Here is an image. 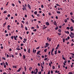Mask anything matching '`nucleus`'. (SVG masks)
Here are the masks:
<instances>
[{"instance_id":"14","label":"nucleus","mask_w":74,"mask_h":74,"mask_svg":"<svg viewBox=\"0 0 74 74\" xmlns=\"http://www.w3.org/2000/svg\"><path fill=\"white\" fill-rule=\"evenodd\" d=\"M16 50L19 51V50H21V49H20V48H18V47H17L16 48Z\"/></svg>"},{"instance_id":"61","label":"nucleus","mask_w":74,"mask_h":74,"mask_svg":"<svg viewBox=\"0 0 74 74\" xmlns=\"http://www.w3.org/2000/svg\"><path fill=\"white\" fill-rule=\"evenodd\" d=\"M70 14L71 15V16L73 15V12H71Z\"/></svg>"},{"instance_id":"28","label":"nucleus","mask_w":74,"mask_h":74,"mask_svg":"<svg viewBox=\"0 0 74 74\" xmlns=\"http://www.w3.org/2000/svg\"><path fill=\"white\" fill-rule=\"evenodd\" d=\"M63 42H65V40L64 38H63Z\"/></svg>"},{"instance_id":"40","label":"nucleus","mask_w":74,"mask_h":74,"mask_svg":"<svg viewBox=\"0 0 74 74\" xmlns=\"http://www.w3.org/2000/svg\"><path fill=\"white\" fill-rule=\"evenodd\" d=\"M48 59V58H45L44 59V60H47Z\"/></svg>"},{"instance_id":"39","label":"nucleus","mask_w":74,"mask_h":74,"mask_svg":"<svg viewBox=\"0 0 74 74\" xmlns=\"http://www.w3.org/2000/svg\"><path fill=\"white\" fill-rule=\"evenodd\" d=\"M2 59H3V60H5V59H6L5 58V57H3V58H2Z\"/></svg>"},{"instance_id":"16","label":"nucleus","mask_w":74,"mask_h":74,"mask_svg":"<svg viewBox=\"0 0 74 74\" xmlns=\"http://www.w3.org/2000/svg\"><path fill=\"white\" fill-rule=\"evenodd\" d=\"M24 69H25V72L27 69V67H26V66H24Z\"/></svg>"},{"instance_id":"1","label":"nucleus","mask_w":74,"mask_h":74,"mask_svg":"<svg viewBox=\"0 0 74 74\" xmlns=\"http://www.w3.org/2000/svg\"><path fill=\"white\" fill-rule=\"evenodd\" d=\"M70 33L71 34H69V36L72 38H73L74 37V33H72L71 32Z\"/></svg>"},{"instance_id":"45","label":"nucleus","mask_w":74,"mask_h":74,"mask_svg":"<svg viewBox=\"0 0 74 74\" xmlns=\"http://www.w3.org/2000/svg\"><path fill=\"white\" fill-rule=\"evenodd\" d=\"M11 38L12 39H13V38H14V36H11Z\"/></svg>"},{"instance_id":"22","label":"nucleus","mask_w":74,"mask_h":74,"mask_svg":"<svg viewBox=\"0 0 74 74\" xmlns=\"http://www.w3.org/2000/svg\"><path fill=\"white\" fill-rule=\"evenodd\" d=\"M59 27H58V26H56V27L55 28V29L56 30H58V29Z\"/></svg>"},{"instance_id":"12","label":"nucleus","mask_w":74,"mask_h":74,"mask_svg":"<svg viewBox=\"0 0 74 74\" xmlns=\"http://www.w3.org/2000/svg\"><path fill=\"white\" fill-rule=\"evenodd\" d=\"M51 55L52 56H53V55H54L53 53V51L52 49L51 51Z\"/></svg>"},{"instance_id":"31","label":"nucleus","mask_w":74,"mask_h":74,"mask_svg":"<svg viewBox=\"0 0 74 74\" xmlns=\"http://www.w3.org/2000/svg\"><path fill=\"white\" fill-rule=\"evenodd\" d=\"M51 38H49V41H51Z\"/></svg>"},{"instance_id":"32","label":"nucleus","mask_w":74,"mask_h":74,"mask_svg":"<svg viewBox=\"0 0 74 74\" xmlns=\"http://www.w3.org/2000/svg\"><path fill=\"white\" fill-rule=\"evenodd\" d=\"M10 14H8V17H10Z\"/></svg>"},{"instance_id":"47","label":"nucleus","mask_w":74,"mask_h":74,"mask_svg":"<svg viewBox=\"0 0 74 74\" xmlns=\"http://www.w3.org/2000/svg\"><path fill=\"white\" fill-rule=\"evenodd\" d=\"M64 21L66 22V23L67 22V19H65L64 20Z\"/></svg>"},{"instance_id":"44","label":"nucleus","mask_w":74,"mask_h":74,"mask_svg":"<svg viewBox=\"0 0 74 74\" xmlns=\"http://www.w3.org/2000/svg\"><path fill=\"white\" fill-rule=\"evenodd\" d=\"M24 40H25V42H26V41H27V39L26 38H24Z\"/></svg>"},{"instance_id":"20","label":"nucleus","mask_w":74,"mask_h":74,"mask_svg":"<svg viewBox=\"0 0 74 74\" xmlns=\"http://www.w3.org/2000/svg\"><path fill=\"white\" fill-rule=\"evenodd\" d=\"M66 33H68V34H69V31H67V32L65 31Z\"/></svg>"},{"instance_id":"24","label":"nucleus","mask_w":74,"mask_h":74,"mask_svg":"<svg viewBox=\"0 0 74 74\" xmlns=\"http://www.w3.org/2000/svg\"><path fill=\"white\" fill-rule=\"evenodd\" d=\"M47 49H45L44 50V52H47Z\"/></svg>"},{"instance_id":"59","label":"nucleus","mask_w":74,"mask_h":74,"mask_svg":"<svg viewBox=\"0 0 74 74\" xmlns=\"http://www.w3.org/2000/svg\"><path fill=\"white\" fill-rule=\"evenodd\" d=\"M21 22H22V23H25V22L24 21H22Z\"/></svg>"},{"instance_id":"5","label":"nucleus","mask_w":74,"mask_h":74,"mask_svg":"<svg viewBox=\"0 0 74 74\" xmlns=\"http://www.w3.org/2000/svg\"><path fill=\"white\" fill-rule=\"evenodd\" d=\"M7 28L8 29V30H10V26L9 25H8Z\"/></svg>"},{"instance_id":"34","label":"nucleus","mask_w":74,"mask_h":74,"mask_svg":"<svg viewBox=\"0 0 74 74\" xmlns=\"http://www.w3.org/2000/svg\"><path fill=\"white\" fill-rule=\"evenodd\" d=\"M50 70H49V71H48V73L47 74H50Z\"/></svg>"},{"instance_id":"55","label":"nucleus","mask_w":74,"mask_h":74,"mask_svg":"<svg viewBox=\"0 0 74 74\" xmlns=\"http://www.w3.org/2000/svg\"><path fill=\"white\" fill-rule=\"evenodd\" d=\"M26 23V24H27V25H28V23H29L28 22V21H27Z\"/></svg>"},{"instance_id":"18","label":"nucleus","mask_w":74,"mask_h":74,"mask_svg":"<svg viewBox=\"0 0 74 74\" xmlns=\"http://www.w3.org/2000/svg\"><path fill=\"white\" fill-rule=\"evenodd\" d=\"M41 67L42 68V69H44V67L43 66H42V63H41Z\"/></svg>"},{"instance_id":"48","label":"nucleus","mask_w":74,"mask_h":74,"mask_svg":"<svg viewBox=\"0 0 74 74\" xmlns=\"http://www.w3.org/2000/svg\"><path fill=\"white\" fill-rule=\"evenodd\" d=\"M13 67L14 68H17V67L16 66H13Z\"/></svg>"},{"instance_id":"29","label":"nucleus","mask_w":74,"mask_h":74,"mask_svg":"<svg viewBox=\"0 0 74 74\" xmlns=\"http://www.w3.org/2000/svg\"><path fill=\"white\" fill-rule=\"evenodd\" d=\"M66 29L67 30H69L70 29V27H67Z\"/></svg>"},{"instance_id":"51","label":"nucleus","mask_w":74,"mask_h":74,"mask_svg":"<svg viewBox=\"0 0 74 74\" xmlns=\"http://www.w3.org/2000/svg\"><path fill=\"white\" fill-rule=\"evenodd\" d=\"M25 7H26H26H27V4H25Z\"/></svg>"},{"instance_id":"4","label":"nucleus","mask_w":74,"mask_h":74,"mask_svg":"<svg viewBox=\"0 0 74 74\" xmlns=\"http://www.w3.org/2000/svg\"><path fill=\"white\" fill-rule=\"evenodd\" d=\"M18 36H14V40H17V38H18Z\"/></svg>"},{"instance_id":"57","label":"nucleus","mask_w":74,"mask_h":74,"mask_svg":"<svg viewBox=\"0 0 74 74\" xmlns=\"http://www.w3.org/2000/svg\"><path fill=\"white\" fill-rule=\"evenodd\" d=\"M49 66H50L51 67V63H49Z\"/></svg>"},{"instance_id":"2","label":"nucleus","mask_w":74,"mask_h":74,"mask_svg":"<svg viewBox=\"0 0 74 74\" xmlns=\"http://www.w3.org/2000/svg\"><path fill=\"white\" fill-rule=\"evenodd\" d=\"M34 74H37L38 71V69L37 68L35 69V70H34Z\"/></svg>"},{"instance_id":"10","label":"nucleus","mask_w":74,"mask_h":74,"mask_svg":"<svg viewBox=\"0 0 74 74\" xmlns=\"http://www.w3.org/2000/svg\"><path fill=\"white\" fill-rule=\"evenodd\" d=\"M28 52L29 53H30V48H29L28 49Z\"/></svg>"},{"instance_id":"58","label":"nucleus","mask_w":74,"mask_h":74,"mask_svg":"<svg viewBox=\"0 0 74 74\" xmlns=\"http://www.w3.org/2000/svg\"><path fill=\"white\" fill-rule=\"evenodd\" d=\"M73 26H72V32H73Z\"/></svg>"},{"instance_id":"26","label":"nucleus","mask_w":74,"mask_h":74,"mask_svg":"<svg viewBox=\"0 0 74 74\" xmlns=\"http://www.w3.org/2000/svg\"><path fill=\"white\" fill-rule=\"evenodd\" d=\"M7 23V22H5V23H4L3 24V26H5V25H6V24Z\"/></svg>"},{"instance_id":"33","label":"nucleus","mask_w":74,"mask_h":74,"mask_svg":"<svg viewBox=\"0 0 74 74\" xmlns=\"http://www.w3.org/2000/svg\"><path fill=\"white\" fill-rule=\"evenodd\" d=\"M56 5H57V6H59V7H60L61 5H59V4H58V3H57L56 4Z\"/></svg>"},{"instance_id":"25","label":"nucleus","mask_w":74,"mask_h":74,"mask_svg":"<svg viewBox=\"0 0 74 74\" xmlns=\"http://www.w3.org/2000/svg\"><path fill=\"white\" fill-rule=\"evenodd\" d=\"M7 12V11H4L3 12L4 14H6Z\"/></svg>"},{"instance_id":"36","label":"nucleus","mask_w":74,"mask_h":74,"mask_svg":"<svg viewBox=\"0 0 74 74\" xmlns=\"http://www.w3.org/2000/svg\"><path fill=\"white\" fill-rule=\"evenodd\" d=\"M57 13L58 14H60V11H57Z\"/></svg>"},{"instance_id":"6","label":"nucleus","mask_w":74,"mask_h":74,"mask_svg":"<svg viewBox=\"0 0 74 74\" xmlns=\"http://www.w3.org/2000/svg\"><path fill=\"white\" fill-rule=\"evenodd\" d=\"M45 45H46V47H48L49 45V44L48 42H46Z\"/></svg>"},{"instance_id":"42","label":"nucleus","mask_w":74,"mask_h":74,"mask_svg":"<svg viewBox=\"0 0 74 74\" xmlns=\"http://www.w3.org/2000/svg\"><path fill=\"white\" fill-rule=\"evenodd\" d=\"M73 73L72 72H69V74H72Z\"/></svg>"},{"instance_id":"38","label":"nucleus","mask_w":74,"mask_h":74,"mask_svg":"<svg viewBox=\"0 0 74 74\" xmlns=\"http://www.w3.org/2000/svg\"><path fill=\"white\" fill-rule=\"evenodd\" d=\"M71 20L72 21L73 23H74V20H73V19H71Z\"/></svg>"},{"instance_id":"52","label":"nucleus","mask_w":74,"mask_h":74,"mask_svg":"<svg viewBox=\"0 0 74 74\" xmlns=\"http://www.w3.org/2000/svg\"><path fill=\"white\" fill-rule=\"evenodd\" d=\"M18 1L19 4H21V1H20V0H19Z\"/></svg>"},{"instance_id":"3","label":"nucleus","mask_w":74,"mask_h":74,"mask_svg":"<svg viewBox=\"0 0 74 74\" xmlns=\"http://www.w3.org/2000/svg\"><path fill=\"white\" fill-rule=\"evenodd\" d=\"M23 8H22L23 10V11H25V10L26 11L27 10V8H26V7H25V6L24 5H23Z\"/></svg>"},{"instance_id":"30","label":"nucleus","mask_w":74,"mask_h":74,"mask_svg":"<svg viewBox=\"0 0 74 74\" xmlns=\"http://www.w3.org/2000/svg\"><path fill=\"white\" fill-rule=\"evenodd\" d=\"M62 58L63 59H64V60H66V59L64 58L63 55L62 56Z\"/></svg>"},{"instance_id":"7","label":"nucleus","mask_w":74,"mask_h":74,"mask_svg":"<svg viewBox=\"0 0 74 74\" xmlns=\"http://www.w3.org/2000/svg\"><path fill=\"white\" fill-rule=\"evenodd\" d=\"M27 7L29 8V9L30 10H31V6H30V5L29 4H27Z\"/></svg>"},{"instance_id":"46","label":"nucleus","mask_w":74,"mask_h":74,"mask_svg":"<svg viewBox=\"0 0 74 74\" xmlns=\"http://www.w3.org/2000/svg\"><path fill=\"white\" fill-rule=\"evenodd\" d=\"M23 74H25V71H23Z\"/></svg>"},{"instance_id":"60","label":"nucleus","mask_w":74,"mask_h":74,"mask_svg":"<svg viewBox=\"0 0 74 74\" xmlns=\"http://www.w3.org/2000/svg\"><path fill=\"white\" fill-rule=\"evenodd\" d=\"M7 58H9V55H8V54H7Z\"/></svg>"},{"instance_id":"41","label":"nucleus","mask_w":74,"mask_h":74,"mask_svg":"<svg viewBox=\"0 0 74 74\" xmlns=\"http://www.w3.org/2000/svg\"><path fill=\"white\" fill-rule=\"evenodd\" d=\"M44 64H45V62H44V61H43L42 64H43V66H44Z\"/></svg>"},{"instance_id":"13","label":"nucleus","mask_w":74,"mask_h":74,"mask_svg":"<svg viewBox=\"0 0 74 74\" xmlns=\"http://www.w3.org/2000/svg\"><path fill=\"white\" fill-rule=\"evenodd\" d=\"M58 31L59 32H60V33H61V32H62V29H58Z\"/></svg>"},{"instance_id":"21","label":"nucleus","mask_w":74,"mask_h":74,"mask_svg":"<svg viewBox=\"0 0 74 74\" xmlns=\"http://www.w3.org/2000/svg\"><path fill=\"white\" fill-rule=\"evenodd\" d=\"M72 26H71L70 27V29H71V32H72Z\"/></svg>"},{"instance_id":"23","label":"nucleus","mask_w":74,"mask_h":74,"mask_svg":"<svg viewBox=\"0 0 74 74\" xmlns=\"http://www.w3.org/2000/svg\"><path fill=\"white\" fill-rule=\"evenodd\" d=\"M25 29L26 30H28V29L27 27H26V26L25 27Z\"/></svg>"},{"instance_id":"19","label":"nucleus","mask_w":74,"mask_h":74,"mask_svg":"<svg viewBox=\"0 0 74 74\" xmlns=\"http://www.w3.org/2000/svg\"><path fill=\"white\" fill-rule=\"evenodd\" d=\"M34 14L35 15H37V11H35V12H34Z\"/></svg>"},{"instance_id":"11","label":"nucleus","mask_w":74,"mask_h":74,"mask_svg":"<svg viewBox=\"0 0 74 74\" xmlns=\"http://www.w3.org/2000/svg\"><path fill=\"white\" fill-rule=\"evenodd\" d=\"M21 68L20 67V68H19V69L17 70V71L18 72H19V71H21Z\"/></svg>"},{"instance_id":"8","label":"nucleus","mask_w":74,"mask_h":74,"mask_svg":"<svg viewBox=\"0 0 74 74\" xmlns=\"http://www.w3.org/2000/svg\"><path fill=\"white\" fill-rule=\"evenodd\" d=\"M46 24L47 26H49V25H50V24L49 23V22H46Z\"/></svg>"},{"instance_id":"63","label":"nucleus","mask_w":74,"mask_h":74,"mask_svg":"<svg viewBox=\"0 0 74 74\" xmlns=\"http://www.w3.org/2000/svg\"><path fill=\"white\" fill-rule=\"evenodd\" d=\"M12 58H14V55H12Z\"/></svg>"},{"instance_id":"62","label":"nucleus","mask_w":74,"mask_h":74,"mask_svg":"<svg viewBox=\"0 0 74 74\" xmlns=\"http://www.w3.org/2000/svg\"><path fill=\"white\" fill-rule=\"evenodd\" d=\"M24 51H25V52H26V48H24Z\"/></svg>"},{"instance_id":"17","label":"nucleus","mask_w":74,"mask_h":74,"mask_svg":"<svg viewBox=\"0 0 74 74\" xmlns=\"http://www.w3.org/2000/svg\"><path fill=\"white\" fill-rule=\"evenodd\" d=\"M41 51H38V52H37V54L38 55V54H39L40 52Z\"/></svg>"},{"instance_id":"9","label":"nucleus","mask_w":74,"mask_h":74,"mask_svg":"<svg viewBox=\"0 0 74 74\" xmlns=\"http://www.w3.org/2000/svg\"><path fill=\"white\" fill-rule=\"evenodd\" d=\"M54 25L57 26V23H56V21H54L53 23Z\"/></svg>"},{"instance_id":"53","label":"nucleus","mask_w":74,"mask_h":74,"mask_svg":"<svg viewBox=\"0 0 74 74\" xmlns=\"http://www.w3.org/2000/svg\"><path fill=\"white\" fill-rule=\"evenodd\" d=\"M37 16H38V17H39L40 16V15L39 14H37Z\"/></svg>"},{"instance_id":"43","label":"nucleus","mask_w":74,"mask_h":74,"mask_svg":"<svg viewBox=\"0 0 74 74\" xmlns=\"http://www.w3.org/2000/svg\"><path fill=\"white\" fill-rule=\"evenodd\" d=\"M58 35H59V36H60V35H61V33H58Z\"/></svg>"},{"instance_id":"27","label":"nucleus","mask_w":74,"mask_h":74,"mask_svg":"<svg viewBox=\"0 0 74 74\" xmlns=\"http://www.w3.org/2000/svg\"><path fill=\"white\" fill-rule=\"evenodd\" d=\"M23 57L24 58V59H25V58H26V56H25V55L23 54Z\"/></svg>"},{"instance_id":"56","label":"nucleus","mask_w":74,"mask_h":74,"mask_svg":"<svg viewBox=\"0 0 74 74\" xmlns=\"http://www.w3.org/2000/svg\"><path fill=\"white\" fill-rule=\"evenodd\" d=\"M21 27L22 28H23V24L22 23H21Z\"/></svg>"},{"instance_id":"64","label":"nucleus","mask_w":74,"mask_h":74,"mask_svg":"<svg viewBox=\"0 0 74 74\" xmlns=\"http://www.w3.org/2000/svg\"><path fill=\"white\" fill-rule=\"evenodd\" d=\"M12 6H15V4L14 3L12 4Z\"/></svg>"},{"instance_id":"54","label":"nucleus","mask_w":74,"mask_h":74,"mask_svg":"<svg viewBox=\"0 0 74 74\" xmlns=\"http://www.w3.org/2000/svg\"><path fill=\"white\" fill-rule=\"evenodd\" d=\"M53 69H55V66H53Z\"/></svg>"},{"instance_id":"37","label":"nucleus","mask_w":74,"mask_h":74,"mask_svg":"<svg viewBox=\"0 0 74 74\" xmlns=\"http://www.w3.org/2000/svg\"><path fill=\"white\" fill-rule=\"evenodd\" d=\"M37 28H38V29H39V27L38 25H37Z\"/></svg>"},{"instance_id":"35","label":"nucleus","mask_w":74,"mask_h":74,"mask_svg":"<svg viewBox=\"0 0 74 74\" xmlns=\"http://www.w3.org/2000/svg\"><path fill=\"white\" fill-rule=\"evenodd\" d=\"M5 64L6 65H7V66H8V62H5Z\"/></svg>"},{"instance_id":"49","label":"nucleus","mask_w":74,"mask_h":74,"mask_svg":"<svg viewBox=\"0 0 74 74\" xmlns=\"http://www.w3.org/2000/svg\"><path fill=\"white\" fill-rule=\"evenodd\" d=\"M19 38L20 39H21V40H22V39H23L22 37L21 36L19 37Z\"/></svg>"},{"instance_id":"15","label":"nucleus","mask_w":74,"mask_h":74,"mask_svg":"<svg viewBox=\"0 0 74 74\" xmlns=\"http://www.w3.org/2000/svg\"><path fill=\"white\" fill-rule=\"evenodd\" d=\"M32 67L30 66L29 68V71H31V69H32Z\"/></svg>"},{"instance_id":"50","label":"nucleus","mask_w":74,"mask_h":74,"mask_svg":"<svg viewBox=\"0 0 74 74\" xmlns=\"http://www.w3.org/2000/svg\"><path fill=\"white\" fill-rule=\"evenodd\" d=\"M9 51H12V49L11 48H9Z\"/></svg>"}]
</instances>
